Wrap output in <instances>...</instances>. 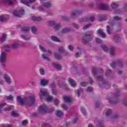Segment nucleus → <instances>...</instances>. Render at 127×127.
Listing matches in <instances>:
<instances>
[{
  "label": "nucleus",
  "mask_w": 127,
  "mask_h": 127,
  "mask_svg": "<svg viewBox=\"0 0 127 127\" xmlns=\"http://www.w3.org/2000/svg\"><path fill=\"white\" fill-rule=\"evenodd\" d=\"M17 100L18 103H20V105H28L29 103H31L32 105L34 104L35 101V96L33 95L29 96L28 99L22 98L20 96L17 97Z\"/></svg>",
  "instance_id": "f257e3e1"
},
{
  "label": "nucleus",
  "mask_w": 127,
  "mask_h": 127,
  "mask_svg": "<svg viewBox=\"0 0 127 127\" xmlns=\"http://www.w3.org/2000/svg\"><path fill=\"white\" fill-rule=\"evenodd\" d=\"M100 105H101V102L100 101L96 102L95 106L97 108H99Z\"/></svg>",
  "instance_id": "0e129e2a"
},
{
  "label": "nucleus",
  "mask_w": 127,
  "mask_h": 127,
  "mask_svg": "<svg viewBox=\"0 0 127 127\" xmlns=\"http://www.w3.org/2000/svg\"><path fill=\"white\" fill-rule=\"evenodd\" d=\"M112 113H113L112 110L107 109L106 113V116H107V117H109V116H111V115H112Z\"/></svg>",
  "instance_id": "e433bc0d"
},
{
  "label": "nucleus",
  "mask_w": 127,
  "mask_h": 127,
  "mask_svg": "<svg viewBox=\"0 0 127 127\" xmlns=\"http://www.w3.org/2000/svg\"><path fill=\"white\" fill-rule=\"evenodd\" d=\"M3 76L5 82H6L7 84H10L11 82V79H10V77H9V76L6 74H4Z\"/></svg>",
  "instance_id": "f8f14e48"
},
{
  "label": "nucleus",
  "mask_w": 127,
  "mask_h": 127,
  "mask_svg": "<svg viewBox=\"0 0 127 127\" xmlns=\"http://www.w3.org/2000/svg\"><path fill=\"white\" fill-rule=\"evenodd\" d=\"M29 29H30L29 27H25L22 29V32H24V33H25L26 32H28V31H29Z\"/></svg>",
  "instance_id": "c9c22d12"
},
{
  "label": "nucleus",
  "mask_w": 127,
  "mask_h": 127,
  "mask_svg": "<svg viewBox=\"0 0 127 127\" xmlns=\"http://www.w3.org/2000/svg\"><path fill=\"white\" fill-rule=\"evenodd\" d=\"M113 19H111L110 20H114V22H115V20H121V17H119V16H115L113 17Z\"/></svg>",
  "instance_id": "c03bdc74"
},
{
  "label": "nucleus",
  "mask_w": 127,
  "mask_h": 127,
  "mask_svg": "<svg viewBox=\"0 0 127 127\" xmlns=\"http://www.w3.org/2000/svg\"><path fill=\"white\" fill-rule=\"evenodd\" d=\"M55 23H56V22L54 21H48L47 22V24L49 25V26H54Z\"/></svg>",
  "instance_id": "cd10ccee"
},
{
  "label": "nucleus",
  "mask_w": 127,
  "mask_h": 127,
  "mask_svg": "<svg viewBox=\"0 0 127 127\" xmlns=\"http://www.w3.org/2000/svg\"><path fill=\"white\" fill-rule=\"evenodd\" d=\"M77 16V13H76L75 10L72 11L70 13V17H71V18H75Z\"/></svg>",
  "instance_id": "7c9ffc66"
},
{
  "label": "nucleus",
  "mask_w": 127,
  "mask_h": 127,
  "mask_svg": "<svg viewBox=\"0 0 127 127\" xmlns=\"http://www.w3.org/2000/svg\"><path fill=\"white\" fill-rule=\"evenodd\" d=\"M107 99L109 100V102L111 103V104H117V102L114 101V99H109V98H107Z\"/></svg>",
  "instance_id": "5fc2aeb1"
},
{
  "label": "nucleus",
  "mask_w": 127,
  "mask_h": 127,
  "mask_svg": "<svg viewBox=\"0 0 127 127\" xmlns=\"http://www.w3.org/2000/svg\"><path fill=\"white\" fill-rule=\"evenodd\" d=\"M101 47H102L103 50H104V51L107 52V51H109V50H110L111 55H114L115 54V48L114 47L109 48L107 47V46H106L105 45H102Z\"/></svg>",
  "instance_id": "6e6552de"
},
{
  "label": "nucleus",
  "mask_w": 127,
  "mask_h": 127,
  "mask_svg": "<svg viewBox=\"0 0 127 127\" xmlns=\"http://www.w3.org/2000/svg\"><path fill=\"white\" fill-rule=\"evenodd\" d=\"M97 32L98 34H100V35H101L102 38H106V37H107V35L104 32V31H103V29H99V30H98Z\"/></svg>",
  "instance_id": "4468645a"
},
{
  "label": "nucleus",
  "mask_w": 127,
  "mask_h": 127,
  "mask_svg": "<svg viewBox=\"0 0 127 127\" xmlns=\"http://www.w3.org/2000/svg\"><path fill=\"white\" fill-rule=\"evenodd\" d=\"M51 39L53 41H55L56 42H60V40L57 37L53 36L51 37Z\"/></svg>",
  "instance_id": "c756f323"
},
{
  "label": "nucleus",
  "mask_w": 127,
  "mask_h": 127,
  "mask_svg": "<svg viewBox=\"0 0 127 127\" xmlns=\"http://www.w3.org/2000/svg\"><path fill=\"white\" fill-rule=\"evenodd\" d=\"M54 29H55V30H59V29H60V28H61L62 26L61 24H59V23H56L55 24V25H54Z\"/></svg>",
  "instance_id": "412c9836"
},
{
  "label": "nucleus",
  "mask_w": 127,
  "mask_h": 127,
  "mask_svg": "<svg viewBox=\"0 0 127 127\" xmlns=\"http://www.w3.org/2000/svg\"><path fill=\"white\" fill-rule=\"evenodd\" d=\"M81 112H82L84 116H86V115L87 114V113L86 112V110L84 108L81 109Z\"/></svg>",
  "instance_id": "e2e57ef3"
},
{
  "label": "nucleus",
  "mask_w": 127,
  "mask_h": 127,
  "mask_svg": "<svg viewBox=\"0 0 127 127\" xmlns=\"http://www.w3.org/2000/svg\"><path fill=\"white\" fill-rule=\"evenodd\" d=\"M63 99H64V101L65 103H71V102H72V100L71 99V98L70 97L64 96Z\"/></svg>",
  "instance_id": "aec40b11"
},
{
  "label": "nucleus",
  "mask_w": 127,
  "mask_h": 127,
  "mask_svg": "<svg viewBox=\"0 0 127 127\" xmlns=\"http://www.w3.org/2000/svg\"><path fill=\"white\" fill-rule=\"evenodd\" d=\"M54 103H55V105H59V103H60V102L58 99H55L54 100Z\"/></svg>",
  "instance_id": "4d7b16f0"
},
{
  "label": "nucleus",
  "mask_w": 127,
  "mask_h": 127,
  "mask_svg": "<svg viewBox=\"0 0 127 127\" xmlns=\"http://www.w3.org/2000/svg\"><path fill=\"white\" fill-rule=\"evenodd\" d=\"M87 92H93V87L89 86L88 87L87 90Z\"/></svg>",
  "instance_id": "6e6d98bb"
},
{
  "label": "nucleus",
  "mask_w": 127,
  "mask_h": 127,
  "mask_svg": "<svg viewBox=\"0 0 127 127\" xmlns=\"http://www.w3.org/2000/svg\"><path fill=\"white\" fill-rule=\"evenodd\" d=\"M38 9L40 11H43V10H44V8H43L42 6H40Z\"/></svg>",
  "instance_id": "69168bd1"
},
{
  "label": "nucleus",
  "mask_w": 127,
  "mask_h": 127,
  "mask_svg": "<svg viewBox=\"0 0 127 127\" xmlns=\"http://www.w3.org/2000/svg\"><path fill=\"white\" fill-rule=\"evenodd\" d=\"M54 56L56 59H57L58 60H61V59H62V56L61 55V54L58 52L54 53Z\"/></svg>",
  "instance_id": "ddd939ff"
},
{
  "label": "nucleus",
  "mask_w": 127,
  "mask_h": 127,
  "mask_svg": "<svg viewBox=\"0 0 127 127\" xmlns=\"http://www.w3.org/2000/svg\"><path fill=\"white\" fill-rule=\"evenodd\" d=\"M113 41L116 43H119L121 41V37L118 35H115L113 37Z\"/></svg>",
  "instance_id": "dca6fc26"
},
{
  "label": "nucleus",
  "mask_w": 127,
  "mask_h": 127,
  "mask_svg": "<svg viewBox=\"0 0 127 127\" xmlns=\"http://www.w3.org/2000/svg\"><path fill=\"white\" fill-rule=\"evenodd\" d=\"M56 115L58 117H62L63 115V112H62L61 110H57Z\"/></svg>",
  "instance_id": "72a5a7b5"
},
{
  "label": "nucleus",
  "mask_w": 127,
  "mask_h": 127,
  "mask_svg": "<svg viewBox=\"0 0 127 127\" xmlns=\"http://www.w3.org/2000/svg\"><path fill=\"white\" fill-rule=\"evenodd\" d=\"M11 116L12 117H18V114L16 112V111H12L11 113Z\"/></svg>",
  "instance_id": "37998d69"
},
{
  "label": "nucleus",
  "mask_w": 127,
  "mask_h": 127,
  "mask_svg": "<svg viewBox=\"0 0 127 127\" xmlns=\"http://www.w3.org/2000/svg\"><path fill=\"white\" fill-rule=\"evenodd\" d=\"M71 30V29L70 28H64L61 32V33L62 34H65L66 33H68V32H70V31Z\"/></svg>",
  "instance_id": "a211bd4d"
},
{
  "label": "nucleus",
  "mask_w": 127,
  "mask_h": 127,
  "mask_svg": "<svg viewBox=\"0 0 127 127\" xmlns=\"http://www.w3.org/2000/svg\"><path fill=\"white\" fill-rule=\"evenodd\" d=\"M125 10L127 12V3L125 4Z\"/></svg>",
  "instance_id": "774afa93"
},
{
  "label": "nucleus",
  "mask_w": 127,
  "mask_h": 127,
  "mask_svg": "<svg viewBox=\"0 0 127 127\" xmlns=\"http://www.w3.org/2000/svg\"><path fill=\"white\" fill-rule=\"evenodd\" d=\"M59 53H61L62 54L65 50H64V48L63 47H60L58 49Z\"/></svg>",
  "instance_id": "79ce46f5"
},
{
  "label": "nucleus",
  "mask_w": 127,
  "mask_h": 127,
  "mask_svg": "<svg viewBox=\"0 0 127 127\" xmlns=\"http://www.w3.org/2000/svg\"><path fill=\"white\" fill-rule=\"evenodd\" d=\"M44 5L45 7H47V8H49V7H51L52 4L50 1H47L44 3Z\"/></svg>",
  "instance_id": "b1692460"
},
{
  "label": "nucleus",
  "mask_w": 127,
  "mask_h": 127,
  "mask_svg": "<svg viewBox=\"0 0 127 127\" xmlns=\"http://www.w3.org/2000/svg\"><path fill=\"white\" fill-rule=\"evenodd\" d=\"M90 26H92V25L91 24H88L87 25H85L83 28V29H87V28H88V27H90Z\"/></svg>",
  "instance_id": "3c124183"
},
{
  "label": "nucleus",
  "mask_w": 127,
  "mask_h": 127,
  "mask_svg": "<svg viewBox=\"0 0 127 127\" xmlns=\"http://www.w3.org/2000/svg\"><path fill=\"white\" fill-rule=\"evenodd\" d=\"M46 97L47 101L48 102H52V100H53V98L52 96L49 95L47 91L44 90H41L40 92V98L41 100Z\"/></svg>",
  "instance_id": "7ed1b4c3"
},
{
  "label": "nucleus",
  "mask_w": 127,
  "mask_h": 127,
  "mask_svg": "<svg viewBox=\"0 0 127 127\" xmlns=\"http://www.w3.org/2000/svg\"><path fill=\"white\" fill-rule=\"evenodd\" d=\"M7 58V56L6 55V54L4 52H3L0 55V62L1 67H3V68H4V67L6 66L5 62Z\"/></svg>",
  "instance_id": "20e7f679"
},
{
  "label": "nucleus",
  "mask_w": 127,
  "mask_h": 127,
  "mask_svg": "<svg viewBox=\"0 0 127 127\" xmlns=\"http://www.w3.org/2000/svg\"><path fill=\"white\" fill-rule=\"evenodd\" d=\"M80 86H82V87H86L88 85V83L86 82H83L80 83Z\"/></svg>",
  "instance_id": "09e8293b"
},
{
  "label": "nucleus",
  "mask_w": 127,
  "mask_h": 127,
  "mask_svg": "<svg viewBox=\"0 0 127 127\" xmlns=\"http://www.w3.org/2000/svg\"><path fill=\"white\" fill-rule=\"evenodd\" d=\"M42 58H43V59H44L45 60H47V61H49V58H48V57L46 56V55L43 54L42 55Z\"/></svg>",
  "instance_id": "de8ad7c7"
},
{
  "label": "nucleus",
  "mask_w": 127,
  "mask_h": 127,
  "mask_svg": "<svg viewBox=\"0 0 127 127\" xmlns=\"http://www.w3.org/2000/svg\"><path fill=\"white\" fill-rule=\"evenodd\" d=\"M13 14L15 16L20 17L21 15H23V14H24V9L19 8L16 9L13 12Z\"/></svg>",
  "instance_id": "0eeeda50"
},
{
  "label": "nucleus",
  "mask_w": 127,
  "mask_h": 127,
  "mask_svg": "<svg viewBox=\"0 0 127 127\" xmlns=\"http://www.w3.org/2000/svg\"><path fill=\"white\" fill-rule=\"evenodd\" d=\"M53 67H55L58 70H61V65L60 64H58L56 63H53L52 64Z\"/></svg>",
  "instance_id": "393cba45"
},
{
  "label": "nucleus",
  "mask_w": 127,
  "mask_h": 127,
  "mask_svg": "<svg viewBox=\"0 0 127 127\" xmlns=\"http://www.w3.org/2000/svg\"><path fill=\"white\" fill-rule=\"evenodd\" d=\"M9 18V16L8 15H3L0 16V21L3 22L5 21V20Z\"/></svg>",
  "instance_id": "2eb2a0df"
},
{
  "label": "nucleus",
  "mask_w": 127,
  "mask_h": 127,
  "mask_svg": "<svg viewBox=\"0 0 127 127\" xmlns=\"http://www.w3.org/2000/svg\"><path fill=\"white\" fill-rule=\"evenodd\" d=\"M6 100H13V97H12V96L10 95L8 96H6Z\"/></svg>",
  "instance_id": "bf43d9fd"
},
{
  "label": "nucleus",
  "mask_w": 127,
  "mask_h": 127,
  "mask_svg": "<svg viewBox=\"0 0 127 127\" xmlns=\"http://www.w3.org/2000/svg\"><path fill=\"white\" fill-rule=\"evenodd\" d=\"M109 25L107 26L106 31L108 34H112L113 33V28L111 26H113L115 24V21L114 20H110L108 22Z\"/></svg>",
  "instance_id": "423d86ee"
},
{
  "label": "nucleus",
  "mask_w": 127,
  "mask_h": 127,
  "mask_svg": "<svg viewBox=\"0 0 127 127\" xmlns=\"http://www.w3.org/2000/svg\"><path fill=\"white\" fill-rule=\"evenodd\" d=\"M11 45V48L12 49H16V48H18L19 47V44L17 42L13 43Z\"/></svg>",
  "instance_id": "4be33fe9"
},
{
  "label": "nucleus",
  "mask_w": 127,
  "mask_h": 127,
  "mask_svg": "<svg viewBox=\"0 0 127 127\" xmlns=\"http://www.w3.org/2000/svg\"><path fill=\"white\" fill-rule=\"evenodd\" d=\"M98 6L101 8V9H105V10H108V9L110 8L109 6L104 4H99Z\"/></svg>",
  "instance_id": "f3484780"
},
{
  "label": "nucleus",
  "mask_w": 127,
  "mask_h": 127,
  "mask_svg": "<svg viewBox=\"0 0 127 127\" xmlns=\"http://www.w3.org/2000/svg\"><path fill=\"white\" fill-rule=\"evenodd\" d=\"M98 72H99V69H97L96 67H93L92 69V73L94 75V76H96L97 74H98Z\"/></svg>",
  "instance_id": "2f4dec72"
},
{
  "label": "nucleus",
  "mask_w": 127,
  "mask_h": 127,
  "mask_svg": "<svg viewBox=\"0 0 127 127\" xmlns=\"http://www.w3.org/2000/svg\"><path fill=\"white\" fill-rule=\"evenodd\" d=\"M39 111L42 114L51 113V112H53V111H54V108L53 109H48L45 104H43L40 106Z\"/></svg>",
  "instance_id": "39448f33"
},
{
  "label": "nucleus",
  "mask_w": 127,
  "mask_h": 127,
  "mask_svg": "<svg viewBox=\"0 0 127 127\" xmlns=\"http://www.w3.org/2000/svg\"><path fill=\"white\" fill-rule=\"evenodd\" d=\"M123 104L124 105V106L127 107V100H124L123 101Z\"/></svg>",
  "instance_id": "338daca9"
},
{
  "label": "nucleus",
  "mask_w": 127,
  "mask_h": 127,
  "mask_svg": "<svg viewBox=\"0 0 127 127\" xmlns=\"http://www.w3.org/2000/svg\"><path fill=\"white\" fill-rule=\"evenodd\" d=\"M97 80L99 81H103L104 78L102 76H99L97 77Z\"/></svg>",
  "instance_id": "13d9d810"
},
{
  "label": "nucleus",
  "mask_w": 127,
  "mask_h": 127,
  "mask_svg": "<svg viewBox=\"0 0 127 127\" xmlns=\"http://www.w3.org/2000/svg\"><path fill=\"white\" fill-rule=\"evenodd\" d=\"M68 81L70 85L72 86V87H75V86L77 85L76 81H75L72 78H69Z\"/></svg>",
  "instance_id": "6ab92c4d"
},
{
  "label": "nucleus",
  "mask_w": 127,
  "mask_h": 127,
  "mask_svg": "<svg viewBox=\"0 0 127 127\" xmlns=\"http://www.w3.org/2000/svg\"><path fill=\"white\" fill-rule=\"evenodd\" d=\"M78 97H80L81 94L83 93V89L79 88L76 90Z\"/></svg>",
  "instance_id": "58836bf2"
},
{
  "label": "nucleus",
  "mask_w": 127,
  "mask_h": 127,
  "mask_svg": "<svg viewBox=\"0 0 127 127\" xmlns=\"http://www.w3.org/2000/svg\"><path fill=\"white\" fill-rule=\"evenodd\" d=\"M21 37L23 38V39H24V40L28 41L30 40V37L28 35H21Z\"/></svg>",
  "instance_id": "bb28decb"
},
{
  "label": "nucleus",
  "mask_w": 127,
  "mask_h": 127,
  "mask_svg": "<svg viewBox=\"0 0 127 127\" xmlns=\"http://www.w3.org/2000/svg\"><path fill=\"white\" fill-rule=\"evenodd\" d=\"M93 40V31H90L82 37V41L85 44L91 42Z\"/></svg>",
  "instance_id": "f03ea898"
},
{
  "label": "nucleus",
  "mask_w": 127,
  "mask_h": 127,
  "mask_svg": "<svg viewBox=\"0 0 127 127\" xmlns=\"http://www.w3.org/2000/svg\"><path fill=\"white\" fill-rule=\"evenodd\" d=\"M111 7H112V8L114 9L118 8V7H119V4L117 3H112L111 4Z\"/></svg>",
  "instance_id": "ea45409f"
},
{
  "label": "nucleus",
  "mask_w": 127,
  "mask_h": 127,
  "mask_svg": "<svg viewBox=\"0 0 127 127\" xmlns=\"http://www.w3.org/2000/svg\"><path fill=\"white\" fill-rule=\"evenodd\" d=\"M5 1L7 2V3H9L10 5H12L13 2L15 1V0H5Z\"/></svg>",
  "instance_id": "4c0bfd02"
},
{
  "label": "nucleus",
  "mask_w": 127,
  "mask_h": 127,
  "mask_svg": "<svg viewBox=\"0 0 127 127\" xmlns=\"http://www.w3.org/2000/svg\"><path fill=\"white\" fill-rule=\"evenodd\" d=\"M96 43L101 44L102 43V40H101L100 39L97 38L96 39Z\"/></svg>",
  "instance_id": "864d4df0"
},
{
  "label": "nucleus",
  "mask_w": 127,
  "mask_h": 127,
  "mask_svg": "<svg viewBox=\"0 0 127 127\" xmlns=\"http://www.w3.org/2000/svg\"><path fill=\"white\" fill-rule=\"evenodd\" d=\"M72 26H73V27L76 28V29H79V28L80 27V26L75 23H72Z\"/></svg>",
  "instance_id": "49530a36"
},
{
  "label": "nucleus",
  "mask_w": 127,
  "mask_h": 127,
  "mask_svg": "<svg viewBox=\"0 0 127 127\" xmlns=\"http://www.w3.org/2000/svg\"><path fill=\"white\" fill-rule=\"evenodd\" d=\"M68 49L70 50V51H73L74 49V47H73V45H70L68 46Z\"/></svg>",
  "instance_id": "603ef678"
},
{
  "label": "nucleus",
  "mask_w": 127,
  "mask_h": 127,
  "mask_svg": "<svg viewBox=\"0 0 127 127\" xmlns=\"http://www.w3.org/2000/svg\"><path fill=\"white\" fill-rule=\"evenodd\" d=\"M31 30L33 34H37V28L33 26L31 28Z\"/></svg>",
  "instance_id": "a878e982"
},
{
  "label": "nucleus",
  "mask_w": 127,
  "mask_h": 127,
  "mask_svg": "<svg viewBox=\"0 0 127 127\" xmlns=\"http://www.w3.org/2000/svg\"><path fill=\"white\" fill-rule=\"evenodd\" d=\"M11 45H6V46H5L4 47H3V49H4V50H5V51H9V50L10 49H11Z\"/></svg>",
  "instance_id": "473e14b6"
},
{
  "label": "nucleus",
  "mask_w": 127,
  "mask_h": 127,
  "mask_svg": "<svg viewBox=\"0 0 127 127\" xmlns=\"http://www.w3.org/2000/svg\"><path fill=\"white\" fill-rule=\"evenodd\" d=\"M75 12L76 15L78 16L80 15V14H82V13H83V11L81 10H75Z\"/></svg>",
  "instance_id": "a18cd8bd"
},
{
  "label": "nucleus",
  "mask_w": 127,
  "mask_h": 127,
  "mask_svg": "<svg viewBox=\"0 0 127 127\" xmlns=\"http://www.w3.org/2000/svg\"><path fill=\"white\" fill-rule=\"evenodd\" d=\"M51 88H55L56 87V85L55 84V83L52 82L50 85Z\"/></svg>",
  "instance_id": "680f3d73"
},
{
  "label": "nucleus",
  "mask_w": 127,
  "mask_h": 127,
  "mask_svg": "<svg viewBox=\"0 0 127 127\" xmlns=\"http://www.w3.org/2000/svg\"><path fill=\"white\" fill-rule=\"evenodd\" d=\"M40 73L41 74V75H45V71L44 70V69L43 68H41L40 70Z\"/></svg>",
  "instance_id": "8fccbe9b"
},
{
  "label": "nucleus",
  "mask_w": 127,
  "mask_h": 127,
  "mask_svg": "<svg viewBox=\"0 0 127 127\" xmlns=\"http://www.w3.org/2000/svg\"><path fill=\"white\" fill-rule=\"evenodd\" d=\"M106 18H107V16H106L105 15H102L99 16V19L100 21H102L103 20H105Z\"/></svg>",
  "instance_id": "f704fd0d"
},
{
  "label": "nucleus",
  "mask_w": 127,
  "mask_h": 127,
  "mask_svg": "<svg viewBox=\"0 0 127 127\" xmlns=\"http://www.w3.org/2000/svg\"><path fill=\"white\" fill-rule=\"evenodd\" d=\"M48 84V81H47L46 79H42L41 80V85L42 86H45L46 85Z\"/></svg>",
  "instance_id": "c85d7f7f"
},
{
  "label": "nucleus",
  "mask_w": 127,
  "mask_h": 127,
  "mask_svg": "<svg viewBox=\"0 0 127 127\" xmlns=\"http://www.w3.org/2000/svg\"><path fill=\"white\" fill-rule=\"evenodd\" d=\"M5 38H6V35L3 34L2 36L0 39V41H1V42H3V41H5Z\"/></svg>",
  "instance_id": "a19ab883"
},
{
  "label": "nucleus",
  "mask_w": 127,
  "mask_h": 127,
  "mask_svg": "<svg viewBox=\"0 0 127 127\" xmlns=\"http://www.w3.org/2000/svg\"><path fill=\"white\" fill-rule=\"evenodd\" d=\"M94 20H95V17L94 16H91L89 18L85 17L79 19V21H80V22L86 21H94Z\"/></svg>",
  "instance_id": "1a4fd4ad"
},
{
  "label": "nucleus",
  "mask_w": 127,
  "mask_h": 127,
  "mask_svg": "<svg viewBox=\"0 0 127 127\" xmlns=\"http://www.w3.org/2000/svg\"><path fill=\"white\" fill-rule=\"evenodd\" d=\"M32 19L35 21H41V20H42V18L41 17H36L35 16H32Z\"/></svg>",
  "instance_id": "5701e85b"
},
{
  "label": "nucleus",
  "mask_w": 127,
  "mask_h": 127,
  "mask_svg": "<svg viewBox=\"0 0 127 127\" xmlns=\"http://www.w3.org/2000/svg\"><path fill=\"white\" fill-rule=\"evenodd\" d=\"M20 1L21 3H23V4H25V5L29 6V4H30V3L35 2V0H20Z\"/></svg>",
  "instance_id": "9d476101"
},
{
  "label": "nucleus",
  "mask_w": 127,
  "mask_h": 127,
  "mask_svg": "<svg viewBox=\"0 0 127 127\" xmlns=\"http://www.w3.org/2000/svg\"><path fill=\"white\" fill-rule=\"evenodd\" d=\"M123 63L118 62H113L112 64H111V66L112 68H115L116 66H123Z\"/></svg>",
  "instance_id": "9b49d317"
},
{
  "label": "nucleus",
  "mask_w": 127,
  "mask_h": 127,
  "mask_svg": "<svg viewBox=\"0 0 127 127\" xmlns=\"http://www.w3.org/2000/svg\"><path fill=\"white\" fill-rule=\"evenodd\" d=\"M53 94L55 96H57V95H58V92H57V91H56V90L53 89Z\"/></svg>",
  "instance_id": "052dcab7"
}]
</instances>
